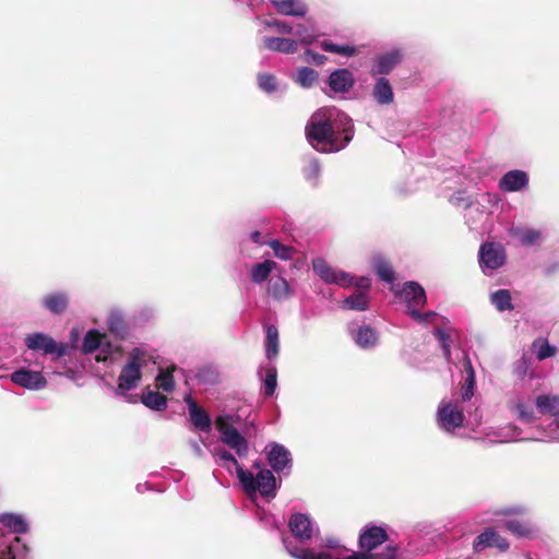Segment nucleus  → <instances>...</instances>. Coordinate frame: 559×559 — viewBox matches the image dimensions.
<instances>
[{"mask_svg": "<svg viewBox=\"0 0 559 559\" xmlns=\"http://www.w3.org/2000/svg\"><path fill=\"white\" fill-rule=\"evenodd\" d=\"M250 238H251V240L254 243H258V245H262L263 243L262 240H261V233L260 231L251 233Z\"/></svg>", "mask_w": 559, "mask_h": 559, "instance_id": "69168bd1", "label": "nucleus"}, {"mask_svg": "<svg viewBox=\"0 0 559 559\" xmlns=\"http://www.w3.org/2000/svg\"><path fill=\"white\" fill-rule=\"evenodd\" d=\"M264 452L266 454L267 462L272 468V473L275 472L281 474L287 471V474L292 469L293 457L289 450L281 443L270 442L265 445Z\"/></svg>", "mask_w": 559, "mask_h": 559, "instance_id": "ddd939ff", "label": "nucleus"}, {"mask_svg": "<svg viewBox=\"0 0 559 559\" xmlns=\"http://www.w3.org/2000/svg\"><path fill=\"white\" fill-rule=\"evenodd\" d=\"M267 245L272 248L276 258L284 261L293 260L295 250L292 247L283 245L278 240H271Z\"/></svg>", "mask_w": 559, "mask_h": 559, "instance_id": "49530a36", "label": "nucleus"}, {"mask_svg": "<svg viewBox=\"0 0 559 559\" xmlns=\"http://www.w3.org/2000/svg\"><path fill=\"white\" fill-rule=\"evenodd\" d=\"M29 549L20 537H13L4 549L0 550V559H27Z\"/></svg>", "mask_w": 559, "mask_h": 559, "instance_id": "c756f323", "label": "nucleus"}, {"mask_svg": "<svg viewBox=\"0 0 559 559\" xmlns=\"http://www.w3.org/2000/svg\"><path fill=\"white\" fill-rule=\"evenodd\" d=\"M411 317L418 323L427 324L433 322L438 318V313L435 311L421 313L419 309H413Z\"/></svg>", "mask_w": 559, "mask_h": 559, "instance_id": "603ef678", "label": "nucleus"}, {"mask_svg": "<svg viewBox=\"0 0 559 559\" xmlns=\"http://www.w3.org/2000/svg\"><path fill=\"white\" fill-rule=\"evenodd\" d=\"M321 48L324 50V51H328V52H333V53H337L338 52V46L337 44H334L330 40H323L321 43Z\"/></svg>", "mask_w": 559, "mask_h": 559, "instance_id": "e2e57ef3", "label": "nucleus"}, {"mask_svg": "<svg viewBox=\"0 0 559 559\" xmlns=\"http://www.w3.org/2000/svg\"><path fill=\"white\" fill-rule=\"evenodd\" d=\"M475 551H481L487 547H496L499 550H507L509 548V543L507 539L499 535L493 528H487L485 532L479 534L473 544Z\"/></svg>", "mask_w": 559, "mask_h": 559, "instance_id": "6ab92c4d", "label": "nucleus"}, {"mask_svg": "<svg viewBox=\"0 0 559 559\" xmlns=\"http://www.w3.org/2000/svg\"><path fill=\"white\" fill-rule=\"evenodd\" d=\"M371 285V280L370 277L368 276H360V277H355L354 276V283L352 286H356L357 288L360 289V292H364L367 294L369 287Z\"/></svg>", "mask_w": 559, "mask_h": 559, "instance_id": "4d7b16f0", "label": "nucleus"}, {"mask_svg": "<svg viewBox=\"0 0 559 559\" xmlns=\"http://www.w3.org/2000/svg\"><path fill=\"white\" fill-rule=\"evenodd\" d=\"M310 145L321 153L343 150L354 136L352 119L336 108H320L310 118L306 127Z\"/></svg>", "mask_w": 559, "mask_h": 559, "instance_id": "f257e3e1", "label": "nucleus"}, {"mask_svg": "<svg viewBox=\"0 0 559 559\" xmlns=\"http://www.w3.org/2000/svg\"><path fill=\"white\" fill-rule=\"evenodd\" d=\"M276 11L282 15L302 17L308 7L302 0H271Z\"/></svg>", "mask_w": 559, "mask_h": 559, "instance_id": "5701e85b", "label": "nucleus"}, {"mask_svg": "<svg viewBox=\"0 0 559 559\" xmlns=\"http://www.w3.org/2000/svg\"><path fill=\"white\" fill-rule=\"evenodd\" d=\"M264 369H265L264 394L266 396H272L277 386V371H276V368L272 365L265 366Z\"/></svg>", "mask_w": 559, "mask_h": 559, "instance_id": "a18cd8bd", "label": "nucleus"}, {"mask_svg": "<svg viewBox=\"0 0 559 559\" xmlns=\"http://www.w3.org/2000/svg\"><path fill=\"white\" fill-rule=\"evenodd\" d=\"M305 57L307 62L313 63L316 66H322L326 61V57L324 55H320L310 49L306 50Z\"/></svg>", "mask_w": 559, "mask_h": 559, "instance_id": "6e6d98bb", "label": "nucleus"}, {"mask_svg": "<svg viewBox=\"0 0 559 559\" xmlns=\"http://www.w3.org/2000/svg\"><path fill=\"white\" fill-rule=\"evenodd\" d=\"M503 527L515 536L523 537L531 533V527L526 522L510 519L503 521Z\"/></svg>", "mask_w": 559, "mask_h": 559, "instance_id": "c03bdc74", "label": "nucleus"}, {"mask_svg": "<svg viewBox=\"0 0 559 559\" xmlns=\"http://www.w3.org/2000/svg\"><path fill=\"white\" fill-rule=\"evenodd\" d=\"M535 405L540 414H549L554 416V419L546 427L536 429L527 436V439L539 442H559V396L551 394L538 395Z\"/></svg>", "mask_w": 559, "mask_h": 559, "instance_id": "423d86ee", "label": "nucleus"}, {"mask_svg": "<svg viewBox=\"0 0 559 559\" xmlns=\"http://www.w3.org/2000/svg\"><path fill=\"white\" fill-rule=\"evenodd\" d=\"M475 382L469 383V381H465L463 391H462V402L468 401L474 395Z\"/></svg>", "mask_w": 559, "mask_h": 559, "instance_id": "052dcab7", "label": "nucleus"}, {"mask_svg": "<svg viewBox=\"0 0 559 559\" xmlns=\"http://www.w3.org/2000/svg\"><path fill=\"white\" fill-rule=\"evenodd\" d=\"M464 371L466 373L465 381H469V383L475 382V371L471 359L466 355L464 356Z\"/></svg>", "mask_w": 559, "mask_h": 559, "instance_id": "bf43d9fd", "label": "nucleus"}, {"mask_svg": "<svg viewBox=\"0 0 559 559\" xmlns=\"http://www.w3.org/2000/svg\"><path fill=\"white\" fill-rule=\"evenodd\" d=\"M294 81L304 88H310L319 79V73L309 67H300L293 75Z\"/></svg>", "mask_w": 559, "mask_h": 559, "instance_id": "58836bf2", "label": "nucleus"}, {"mask_svg": "<svg viewBox=\"0 0 559 559\" xmlns=\"http://www.w3.org/2000/svg\"><path fill=\"white\" fill-rule=\"evenodd\" d=\"M521 435L522 431L513 425L496 429L492 428L486 432V437L489 439V441L498 443L512 442L516 440H528L527 437L522 438Z\"/></svg>", "mask_w": 559, "mask_h": 559, "instance_id": "4be33fe9", "label": "nucleus"}, {"mask_svg": "<svg viewBox=\"0 0 559 559\" xmlns=\"http://www.w3.org/2000/svg\"><path fill=\"white\" fill-rule=\"evenodd\" d=\"M283 545L290 557L295 559H348L349 551L334 537L322 539L319 550L298 547L289 538H282Z\"/></svg>", "mask_w": 559, "mask_h": 559, "instance_id": "39448f33", "label": "nucleus"}, {"mask_svg": "<svg viewBox=\"0 0 559 559\" xmlns=\"http://www.w3.org/2000/svg\"><path fill=\"white\" fill-rule=\"evenodd\" d=\"M451 202H453V203H454V202H457V203H460V202H464L466 206H471V202H469V201H466L465 199L460 198V197H457V198H455V199H453V198H452V199H451Z\"/></svg>", "mask_w": 559, "mask_h": 559, "instance_id": "774afa93", "label": "nucleus"}, {"mask_svg": "<svg viewBox=\"0 0 559 559\" xmlns=\"http://www.w3.org/2000/svg\"><path fill=\"white\" fill-rule=\"evenodd\" d=\"M191 447L198 456H202V454H203L202 448L197 441H192Z\"/></svg>", "mask_w": 559, "mask_h": 559, "instance_id": "338daca9", "label": "nucleus"}, {"mask_svg": "<svg viewBox=\"0 0 559 559\" xmlns=\"http://www.w3.org/2000/svg\"><path fill=\"white\" fill-rule=\"evenodd\" d=\"M386 532L380 526H367L359 536V546L362 551H353L348 559H404L397 547L386 545Z\"/></svg>", "mask_w": 559, "mask_h": 559, "instance_id": "7ed1b4c3", "label": "nucleus"}, {"mask_svg": "<svg viewBox=\"0 0 559 559\" xmlns=\"http://www.w3.org/2000/svg\"><path fill=\"white\" fill-rule=\"evenodd\" d=\"M403 53L401 49H392L383 55H380L371 69L372 75L389 74L402 60Z\"/></svg>", "mask_w": 559, "mask_h": 559, "instance_id": "a211bd4d", "label": "nucleus"}, {"mask_svg": "<svg viewBox=\"0 0 559 559\" xmlns=\"http://www.w3.org/2000/svg\"><path fill=\"white\" fill-rule=\"evenodd\" d=\"M358 49L352 45H340L337 55L352 57L357 55Z\"/></svg>", "mask_w": 559, "mask_h": 559, "instance_id": "680f3d73", "label": "nucleus"}, {"mask_svg": "<svg viewBox=\"0 0 559 559\" xmlns=\"http://www.w3.org/2000/svg\"><path fill=\"white\" fill-rule=\"evenodd\" d=\"M292 35L297 37L299 43L302 45H310L313 41H316L317 38L319 37L318 31L316 29L314 25L311 23H307V24L299 23V24H296L295 26L293 25Z\"/></svg>", "mask_w": 559, "mask_h": 559, "instance_id": "c9c22d12", "label": "nucleus"}, {"mask_svg": "<svg viewBox=\"0 0 559 559\" xmlns=\"http://www.w3.org/2000/svg\"><path fill=\"white\" fill-rule=\"evenodd\" d=\"M464 371L466 373L465 381H469V383L475 382V371L471 359L466 355L464 356Z\"/></svg>", "mask_w": 559, "mask_h": 559, "instance_id": "13d9d810", "label": "nucleus"}, {"mask_svg": "<svg viewBox=\"0 0 559 559\" xmlns=\"http://www.w3.org/2000/svg\"><path fill=\"white\" fill-rule=\"evenodd\" d=\"M369 306L368 296L364 292L350 295L344 300V307L349 310L364 311Z\"/></svg>", "mask_w": 559, "mask_h": 559, "instance_id": "37998d69", "label": "nucleus"}, {"mask_svg": "<svg viewBox=\"0 0 559 559\" xmlns=\"http://www.w3.org/2000/svg\"><path fill=\"white\" fill-rule=\"evenodd\" d=\"M528 186V175L524 170L507 171L499 180L498 187L503 192H521Z\"/></svg>", "mask_w": 559, "mask_h": 559, "instance_id": "f3484780", "label": "nucleus"}, {"mask_svg": "<svg viewBox=\"0 0 559 559\" xmlns=\"http://www.w3.org/2000/svg\"><path fill=\"white\" fill-rule=\"evenodd\" d=\"M24 342L28 349L41 352L44 355L55 354L57 358H60L66 354V349L62 345H58L51 336L41 332L26 335Z\"/></svg>", "mask_w": 559, "mask_h": 559, "instance_id": "4468645a", "label": "nucleus"}, {"mask_svg": "<svg viewBox=\"0 0 559 559\" xmlns=\"http://www.w3.org/2000/svg\"><path fill=\"white\" fill-rule=\"evenodd\" d=\"M258 85L260 90L269 95H281L286 91V86L284 84H282L273 74L266 72L258 74Z\"/></svg>", "mask_w": 559, "mask_h": 559, "instance_id": "2f4dec72", "label": "nucleus"}, {"mask_svg": "<svg viewBox=\"0 0 559 559\" xmlns=\"http://www.w3.org/2000/svg\"><path fill=\"white\" fill-rule=\"evenodd\" d=\"M321 167L319 162L316 158H311L308 165L304 168L305 178L311 182L313 186H317L318 179L320 176Z\"/></svg>", "mask_w": 559, "mask_h": 559, "instance_id": "09e8293b", "label": "nucleus"}, {"mask_svg": "<svg viewBox=\"0 0 559 559\" xmlns=\"http://www.w3.org/2000/svg\"><path fill=\"white\" fill-rule=\"evenodd\" d=\"M106 333H102L98 330H90L83 340L82 349L84 353H97L99 345Z\"/></svg>", "mask_w": 559, "mask_h": 559, "instance_id": "a19ab883", "label": "nucleus"}, {"mask_svg": "<svg viewBox=\"0 0 559 559\" xmlns=\"http://www.w3.org/2000/svg\"><path fill=\"white\" fill-rule=\"evenodd\" d=\"M277 263L273 260H264L263 262L255 263L252 265L250 271L251 281L254 284H262L269 277L270 274L276 269Z\"/></svg>", "mask_w": 559, "mask_h": 559, "instance_id": "473e14b6", "label": "nucleus"}, {"mask_svg": "<svg viewBox=\"0 0 559 559\" xmlns=\"http://www.w3.org/2000/svg\"><path fill=\"white\" fill-rule=\"evenodd\" d=\"M9 379L14 384L28 391H40L48 384L41 370H34L28 366L20 367L9 374Z\"/></svg>", "mask_w": 559, "mask_h": 559, "instance_id": "f8f14e48", "label": "nucleus"}, {"mask_svg": "<svg viewBox=\"0 0 559 559\" xmlns=\"http://www.w3.org/2000/svg\"><path fill=\"white\" fill-rule=\"evenodd\" d=\"M314 273L328 284H336L342 287H352L354 276L347 272L333 269L323 258L312 260Z\"/></svg>", "mask_w": 559, "mask_h": 559, "instance_id": "9b49d317", "label": "nucleus"}, {"mask_svg": "<svg viewBox=\"0 0 559 559\" xmlns=\"http://www.w3.org/2000/svg\"><path fill=\"white\" fill-rule=\"evenodd\" d=\"M298 41L292 38L283 37H265L263 38V47L271 51L283 53H294L297 51Z\"/></svg>", "mask_w": 559, "mask_h": 559, "instance_id": "cd10ccee", "label": "nucleus"}, {"mask_svg": "<svg viewBox=\"0 0 559 559\" xmlns=\"http://www.w3.org/2000/svg\"><path fill=\"white\" fill-rule=\"evenodd\" d=\"M233 417L229 415L218 416L215 420L219 431L221 440L230 449L235 450L238 456H246L249 452V444L246 438L231 426Z\"/></svg>", "mask_w": 559, "mask_h": 559, "instance_id": "9d476101", "label": "nucleus"}, {"mask_svg": "<svg viewBox=\"0 0 559 559\" xmlns=\"http://www.w3.org/2000/svg\"><path fill=\"white\" fill-rule=\"evenodd\" d=\"M373 267L377 275L386 283H393L395 275L392 266L381 257L373 260Z\"/></svg>", "mask_w": 559, "mask_h": 559, "instance_id": "79ce46f5", "label": "nucleus"}, {"mask_svg": "<svg viewBox=\"0 0 559 559\" xmlns=\"http://www.w3.org/2000/svg\"><path fill=\"white\" fill-rule=\"evenodd\" d=\"M265 356L269 360L277 357L280 352L278 330L275 325H267L265 329Z\"/></svg>", "mask_w": 559, "mask_h": 559, "instance_id": "72a5a7b5", "label": "nucleus"}, {"mask_svg": "<svg viewBox=\"0 0 559 559\" xmlns=\"http://www.w3.org/2000/svg\"><path fill=\"white\" fill-rule=\"evenodd\" d=\"M265 25L270 27H274L280 34H292L293 33V25L284 22V21H266Z\"/></svg>", "mask_w": 559, "mask_h": 559, "instance_id": "5fc2aeb1", "label": "nucleus"}, {"mask_svg": "<svg viewBox=\"0 0 559 559\" xmlns=\"http://www.w3.org/2000/svg\"><path fill=\"white\" fill-rule=\"evenodd\" d=\"M121 346L112 343L108 335L105 334L102 344L95 355V359L98 362L112 364L121 357Z\"/></svg>", "mask_w": 559, "mask_h": 559, "instance_id": "b1692460", "label": "nucleus"}, {"mask_svg": "<svg viewBox=\"0 0 559 559\" xmlns=\"http://www.w3.org/2000/svg\"><path fill=\"white\" fill-rule=\"evenodd\" d=\"M349 334L354 343L361 349H373L379 344L380 334L377 329L369 324H352Z\"/></svg>", "mask_w": 559, "mask_h": 559, "instance_id": "2eb2a0df", "label": "nucleus"}, {"mask_svg": "<svg viewBox=\"0 0 559 559\" xmlns=\"http://www.w3.org/2000/svg\"><path fill=\"white\" fill-rule=\"evenodd\" d=\"M534 347H536V356L538 360H544L556 354V347L550 345L547 341L534 343Z\"/></svg>", "mask_w": 559, "mask_h": 559, "instance_id": "8fccbe9b", "label": "nucleus"}, {"mask_svg": "<svg viewBox=\"0 0 559 559\" xmlns=\"http://www.w3.org/2000/svg\"><path fill=\"white\" fill-rule=\"evenodd\" d=\"M213 455L217 461L222 462L224 466L228 467V464L235 466L239 483L251 499H254L257 492L267 500L276 496L277 487L275 476L270 469L260 468L259 462L253 464V467L259 469L257 475H254L252 472L243 469L235 456L225 449H214Z\"/></svg>", "mask_w": 559, "mask_h": 559, "instance_id": "f03ea898", "label": "nucleus"}, {"mask_svg": "<svg viewBox=\"0 0 559 559\" xmlns=\"http://www.w3.org/2000/svg\"><path fill=\"white\" fill-rule=\"evenodd\" d=\"M154 359L153 354L144 346L134 347L118 377L117 394L124 395L138 386L142 378V368Z\"/></svg>", "mask_w": 559, "mask_h": 559, "instance_id": "20e7f679", "label": "nucleus"}, {"mask_svg": "<svg viewBox=\"0 0 559 559\" xmlns=\"http://www.w3.org/2000/svg\"><path fill=\"white\" fill-rule=\"evenodd\" d=\"M435 336L438 338V341L441 344L443 355L448 361H450L451 352H450V344H449V335L447 332L442 329H437L435 331Z\"/></svg>", "mask_w": 559, "mask_h": 559, "instance_id": "864d4df0", "label": "nucleus"}, {"mask_svg": "<svg viewBox=\"0 0 559 559\" xmlns=\"http://www.w3.org/2000/svg\"><path fill=\"white\" fill-rule=\"evenodd\" d=\"M436 421L445 433L457 436V431L464 427L465 421L463 402L459 399L441 400L437 408Z\"/></svg>", "mask_w": 559, "mask_h": 559, "instance_id": "0eeeda50", "label": "nucleus"}, {"mask_svg": "<svg viewBox=\"0 0 559 559\" xmlns=\"http://www.w3.org/2000/svg\"><path fill=\"white\" fill-rule=\"evenodd\" d=\"M270 297L276 301H285L293 295V289L286 278L276 276L270 278L266 287Z\"/></svg>", "mask_w": 559, "mask_h": 559, "instance_id": "393cba45", "label": "nucleus"}, {"mask_svg": "<svg viewBox=\"0 0 559 559\" xmlns=\"http://www.w3.org/2000/svg\"><path fill=\"white\" fill-rule=\"evenodd\" d=\"M490 302L499 312L511 311L514 308L511 292L504 288L492 292Z\"/></svg>", "mask_w": 559, "mask_h": 559, "instance_id": "4c0bfd02", "label": "nucleus"}, {"mask_svg": "<svg viewBox=\"0 0 559 559\" xmlns=\"http://www.w3.org/2000/svg\"><path fill=\"white\" fill-rule=\"evenodd\" d=\"M106 323L110 333L116 337L126 340L130 335V326L121 309H110Z\"/></svg>", "mask_w": 559, "mask_h": 559, "instance_id": "aec40b11", "label": "nucleus"}, {"mask_svg": "<svg viewBox=\"0 0 559 559\" xmlns=\"http://www.w3.org/2000/svg\"><path fill=\"white\" fill-rule=\"evenodd\" d=\"M142 403L154 411H164L167 407V399L155 391L143 392Z\"/></svg>", "mask_w": 559, "mask_h": 559, "instance_id": "ea45409f", "label": "nucleus"}, {"mask_svg": "<svg viewBox=\"0 0 559 559\" xmlns=\"http://www.w3.org/2000/svg\"><path fill=\"white\" fill-rule=\"evenodd\" d=\"M328 84L334 93H346L354 86L355 78L348 69L342 68L330 74Z\"/></svg>", "mask_w": 559, "mask_h": 559, "instance_id": "412c9836", "label": "nucleus"}, {"mask_svg": "<svg viewBox=\"0 0 559 559\" xmlns=\"http://www.w3.org/2000/svg\"><path fill=\"white\" fill-rule=\"evenodd\" d=\"M158 389L165 392H171L175 389L174 376L169 370H162L156 377Z\"/></svg>", "mask_w": 559, "mask_h": 559, "instance_id": "de8ad7c7", "label": "nucleus"}, {"mask_svg": "<svg viewBox=\"0 0 559 559\" xmlns=\"http://www.w3.org/2000/svg\"><path fill=\"white\" fill-rule=\"evenodd\" d=\"M186 402L189 406L191 423L199 430L207 432L211 429V419L209 415L201 409L190 396H187Z\"/></svg>", "mask_w": 559, "mask_h": 559, "instance_id": "c85d7f7f", "label": "nucleus"}, {"mask_svg": "<svg viewBox=\"0 0 559 559\" xmlns=\"http://www.w3.org/2000/svg\"><path fill=\"white\" fill-rule=\"evenodd\" d=\"M510 235L524 246H533L542 238L540 230L534 228L512 227Z\"/></svg>", "mask_w": 559, "mask_h": 559, "instance_id": "e433bc0d", "label": "nucleus"}, {"mask_svg": "<svg viewBox=\"0 0 559 559\" xmlns=\"http://www.w3.org/2000/svg\"><path fill=\"white\" fill-rule=\"evenodd\" d=\"M371 95L374 102L381 106L390 105L394 100V92L392 85L390 84L389 80L383 76L376 79Z\"/></svg>", "mask_w": 559, "mask_h": 559, "instance_id": "a878e982", "label": "nucleus"}, {"mask_svg": "<svg viewBox=\"0 0 559 559\" xmlns=\"http://www.w3.org/2000/svg\"><path fill=\"white\" fill-rule=\"evenodd\" d=\"M478 262L483 273L492 276L507 262L506 248L499 242H484L478 251Z\"/></svg>", "mask_w": 559, "mask_h": 559, "instance_id": "1a4fd4ad", "label": "nucleus"}, {"mask_svg": "<svg viewBox=\"0 0 559 559\" xmlns=\"http://www.w3.org/2000/svg\"><path fill=\"white\" fill-rule=\"evenodd\" d=\"M525 509L522 508V507H518V508H506V509H502L500 510L498 513L499 514H522L524 513Z\"/></svg>", "mask_w": 559, "mask_h": 559, "instance_id": "0e129e2a", "label": "nucleus"}, {"mask_svg": "<svg viewBox=\"0 0 559 559\" xmlns=\"http://www.w3.org/2000/svg\"><path fill=\"white\" fill-rule=\"evenodd\" d=\"M41 305L50 313L60 314L68 308L69 297L63 292H53L43 297Z\"/></svg>", "mask_w": 559, "mask_h": 559, "instance_id": "bb28decb", "label": "nucleus"}, {"mask_svg": "<svg viewBox=\"0 0 559 559\" xmlns=\"http://www.w3.org/2000/svg\"><path fill=\"white\" fill-rule=\"evenodd\" d=\"M396 295L406 304L409 314L413 309H419L427 302L425 289L416 282H406Z\"/></svg>", "mask_w": 559, "mask_h": 559, "instance_id": "dca6fc26", "label": "nucleus"}, {"mask_svg": "<svg viewBox=\"0 0 559 559\" xmlns=\"http://www.w3.org/2000/svg\"><path fill=\"white\" fill-rule=\"evenodd\" d=\"M510 409L524 423H532L534 420V409L530 400L515 396L510 401Z\"/></svg>", "mask_w": 559, "mask_h": 559, "instance_id": "7c9ffc66", "label": "nucleus"}, {"mask_svg": "<svg viewBox=\"0 0 559 559\" xmlns=\"http://www.w3.org/2000/svg\"><path fill=\"white\" fill-rule=\"evenodd\" d=\"M0 522L12 533L24 534L28 531V524L25 519L15 513H3L0 515Z\"/></svg>", "mask_w": 559, "mask_h": 559, "instance_id": "f704fd0d", "label": "nucleus"}, {"mask_svg": "<svg viewBox=\"0 0 559 559\" xmlns=\"http://www.w3.org/2000/svg\"><path fill=\"white\" fill-rule=\"evenodd\" d=\"M288 527L294 539L288 537L298 547H305L319 535V526L310 515L296 512L288 520Z\"/></svg>", "mask_w": 559, "mask_h": 559, "instance_id": "6e6552de", "label": "nucleus"}, {"mask_svg": "<svg viewBox=\"0 0 559 559\" xmlns=\"http://www.w3.org/2000/svg\"><path fill=\"white\" fill-rule=\"evenodd\" d=\"M257 518L264 524L265 527L277 528L280 525V522L276 520V518L263 509L257 510Z\"/></svg>", "mask_w": 559, "mask_h": 559, "instance_id": "3c124183", "label": "nucleus"}]
</instances>
